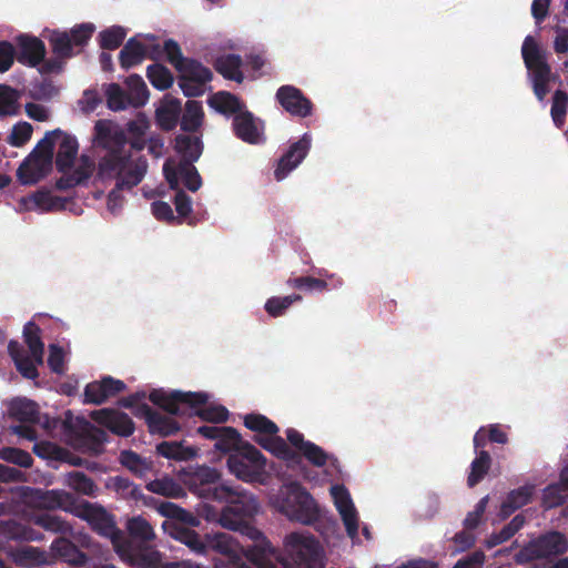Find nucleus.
I'll use <instances>...</instances> for the list:
<instances>
[{"instance_id": "37", "label": "nucleus", "mask_w": 568, "mask_h": 568, "mask_svg": "<svg viewBox=\"0 0 568 568\" xmlns=\"http://www.w3.org/2000/svg\"><path fill=\"white\" fill-rule=\"evenodd\" d=\"M23 337L33 361L38 364H42L44 344L41 339L40 327L33 322H28L23 327Z\"/></svg>"}, {"instance_id": "18", "label": "nucleus", "mask_w": 568, "mask_h": 568, "mask_svg": "<svg viewBox=\"0 0 568 568\" xmlns=\"http://www.w3.org/2000/svg\"><path fill=\"white\" fill-rule=\"evenodd\" d=\"M311 148V138L305 133L298 141L294 142L278 160L274 176L282 181L293 171L307 155Z\"/></svg>"}, {"instance_id": "2", "label": "nucleus", "mask_w": 568, "mask_h": 568, "mask_svg": "<svg viewBox=\"0 0 568 568\" xmlns=\"http://www.w3.org/2000/svg\"><path fill=\"white\" fill-rule=\"evenodd\" d=\"M149 399L156 406L173 416H199L204 422L225 423L229 418V410L222 406L203 407L209 395L204 392H181L165 393L154 389L150 393Z\"/></svg>"}, {"instance_id": "4", "label": "nucleus", "mask_w": 568, "mask_h": 568, "mask_svg": "<svg viewBox=\"0 0 568 568\" xmlns=\"http://www.w3.org/2000/svg\"><path fill=\"white\" fill-rule=\"evenodd\" d=\"M227 468L232 475L245 483H261L266 467L265 456L251 443L229 455Z\"/></svg>"}, {"instance_id": "42", "label": "nucleus", "mask_w": 568, "mask_h": 568, "mask_svg": "<svg viewBox=\"0 0 568 568\" xmlns=\"http://www.w3.org/2000/svg\"><path fill=\"white\" fill-rule=\"evenodd\" d=\"M526 518L523 514L516 515L500 531L491 534L486 540L487 548H494L509 540L525 525Z\"/></svg>"}, {"instance_id": "47", "label": "nucleus", "mask_w": 568, "mask_h": 568, "mask_svg": "<svg viewBox=\"0 0 568 568\" xmlns=\"http://www.w3.org/2000/svg\"><path fill=\"white\" fill-rule=\"evenodd\" d=\"M121 465L139 477H143L152 469V463L142 458L133 450H123L119 458Z\"/></svg>"}, {"instance_id": "60", "label": "nucleus", "mask_w": 568, "mask_h": 568, "mask_svg": "<svg viewBox=\"0 0 568 568\" xmlns=\"http://www.w3.org/2000/svg\"><path fill=\"white\" fill-rule=\"evenodd\" d=\"M567 108L568 93L562 90L555 91L550 113L555 125L559 129L565 124Z\"/></svg>"}, {"instance_id": "16", "label": "nucleus", "mask_w": 568, "mask_h": 568, "mask_svg": "<svg viewBox=\"0 0 568 568\" xmlns=\"http://www.w3.org/2000/svg\"><path fill=\"white\" fill-rule=\"evenodd\" d=\"M85 519L97 534L111 540L116 551V545L121 539V530L116 527L113 518L102 507L89 505L85 508Z\"/></svg>"}, {"instance_id": "31", "label": "nucleus", "mask_w": 568, "mask_h": 568, "mask_svg": "<svg viewBox=\"0 0 568 568\" xmlns=\"http://www.w3.org/2000/svg\"><path fill=\"white\" fill-rule=\"evenodd\" d=\"M79 439L87 450L98 455L103 452L109 435L104 429L85 422Z\"/></svg>"}, {"instance_id": "23", "label": "nucleus", "mask_w": 568, "mask_h": 568, "mask_svg": "<svg viewBox=\"0 0 568 568\" xmlns=\"http://www.w3.org/2000/svg\"><path fill=\"white\" fill-rule=\"evenodd\" d=\"M233 131L236 138L248 144H257L263 141L262 129L250 111H243L233 118Z\"/></svg>"}, {"instance_id": "58", "label": "nucleus", "mask_w": 568, "mask_h": 568, "mask_svg": "<svg viewBox=\"0 0 568 568\" xmlns=\"http://www.w3.org/2000/svg\"><path fill=\"white\" fill-rule=\"evenodd\" d=\"M106 104L112 111L126 109L131 104V97L118 83L109 84L106 89Z\"/></svg>"}, {"instance_id": "3", "label": "nucleus", "mask_w": 568, "mask_h": 568, "mask_svg": "<svg viewBox=\"0 0 568 568\" xmlns=\"http://www.w3.org/2000/svg\"><path fill=\"white\" fill-rule=\"evenodd\" d=\"M272 561L282 568H321L323 551L314 536L292 532L285 537L284 551L275 548Z\"/></svg>"}, {"instance_id": "1", "label": "nucleus", "mask_w": 568, "mask_h": 568, "mask_svg": "<svg viewBox=\"0 0 568 568\" xmlns=\"http://www.w3.org/2000/svg\"><path fill=\"white\" fill-rule=\"evenodd\" d=\"M258 501L246 491L242 495H235V500L225 505L220 515L222 527L239 531L253 541L243 549L247 564L241 557H234L230 568H277L272 561V555H275V547L256 527L251 524L252 518L258 513Z\"/></svg>"}, {"instance_id": "7", "label": "nucleus", "mask_w": 568, "mask_h": 568, "mask_svg": "<svg viewBox=\"0 0 568 568\" xmlns=\"http://www.w3.org/2000/svg\"><path fill=\"white\" fill-rule=\"evenodd\" d=\"M567 548L568 542L564 534L549 531L530 540L515 555V559L518 564H527L535 559L561 555Z\"/></svg>"}, {"instance_id": "57", "label": "nucleus", "mask_w": 568, "mask_h": 568, "mask_svg": "<svg viewBox=\"0 0 568 568\" xmlns=\"http://www.w3.org/2000/svg\"><path fill=\"white\" fill-rule=\"evenodd\" d=\"M287 286L305 292H324L328 284L324 278L313 276L290 277L286 281Z\"/></svg>"}, {"instance_id": "11", "label": "nucleus", "mask_w": 568, "mask_h": 568, "mask_svg": "<svg viewBox=\"0 0 568 568\" xmlns=\"http://www.w3.org/2000/svg\"><path fill=\"white\" fill-rule=\"evenodd\" d=\"M90 416L99 425L108 428L111 433L120 437H129L135 430L132 418L126 413L114 408L93 410Z\"/></svg>"}, {"instance_id": "63", "label": "nucleus", "mask_w": 568, "mask_h": 568, "mask_svg": "<svg viewBox=\"0 0 568 568\" xmlns=\"http://www.w3.org/2000/svg\"><path fill=\"white\" fill-rule=\"evenodd\" d=\"M179 173L189 191L196 192L202 186V178L193 163H179Z\"/></svg>"}, {"instance_id": "17", "label": "nucleus", "mask_w": 568, "mask_h": 568, "mask_svg": "<svg viewBox=\"0 0 568 568\" xmlns=\"http://www.w3.org/2000/svg\"><path fill=\"white\" fill-rule=\"evenodd\" d=\"M126 388L123 381L112 376H104L101 381L89 383L84 388V403L101 405L110 397L122 393Z\"/></svg>"}, {"instance_id": "27", "label": "nucleus", "mask_w": 568, "mask_h": 568, "mask_svg": "<svg viewBox=\"0 0 568 568\" xmlns=\"http://www.w3.org/2000/svg\"><path fill=\"white\" fill-rule=\"evenodd\" d=\"M31 499L37 508L53 510L65 508L71 499V496L70 494L61 490H42L37 488L33 489Z\"/></svg>"}, {"instance_id": "38", "label": "nucleus", "mask_w": 568, "mask_h": 568, "mask_svg": "<svg viewBox=\"0 0 568 568\" xmlns=\"http://www.w3.org/2000/svg\"><path fill=\"white\" fill-rule=\"evenodd\" d=\"M245 443L247 442L243 440L241 434L234 427L222 426L221 434H219L214 447L219 452L231 454L241 449Z\"/></svg>"}, {"instance_id": "22", "label": "nucleus", "mask_w": 568, "mask_h": 568, "mask_svg": "<svg viewBox=\"0 0 568 568\" xmlns=\"http://www.w3.org/2000/svg\"><path fill=\"white\" fill-rule=\"evenodd\" d=\"M131 154L125 150V146L113 145L109 148L108 153L101 159L99 163V174L102 178H119L124 172L130 162Z\"/></svg>"}, {"instance_id": "55", "label": "nucleus", "mask_w": 568, "mask_h": 568, "mask_svg": "<svg viewBox=\"0 0 568 568\" xmlns=\"http://www.w3.org/2000/svg\"><path fill=\"white\" fill-rule=\"evenodd\" d=\"M568 498L567 488L559 483L550 484L544 489L542 506L547 509L561 506Z\"/></svg>"}, {"instance_id": "46", "label": "nucleus", "mask_w": 568, "mask_h": 568, "mask_svg": "<svg viewBox=\"0 0 568 568\" xmlns=\"http://www.w3.org/2000/svg\"><path fill=\"white\" fill-rule=\"evenodd\" d=\"M210 104L222 114H237L242 112V103L240 99L226 91H221L214 94L210 100Z\"/></svg>"}, {"instance_id": "8", "label": "nucleus", "mask_w": 568, "mask_h": 568, "mask_svg": "<svg viewBox=\"0 0 568 568\" xmlns=\"http://www.w3.org/2000/svg\"><path fill=\"white\" fill-rule=\"evenodd\" d=\"M220 476L215 468H200L195 474V478L200 481L199 495L205 499L225 501L226 505H230L231 501L235 500V495H242L245 491L224 483H217Z\"/></svg>"}, {"instance_id": "9", "label": "nucleus", "mask_w": 568, "mask_h": 568, "mask_svg": "<svg viewBox=\"0 0 568 568\" xmlns=\"http://www.w3.org/2000/svg\"><path fill=\"white\" fill-rule=\"evenodd\" d=\"M178 71L179 87L190 98L202 95L205 84L213 78L212 71L194 59H187Z\"/></svg>"}, {"instance_id": "45", "label": "nucleus", "mask_w": 568, "mask_h": 568, "mask_svg": "<svg viewBox=\"0 0 568 568\" xmlns=\"http://www.w3.org/2000/svg\"><path fill=\"white\" fill-rule=\"evenodd\" d=\"M31 520L36 526L54 534H69L72 530L69 523L63 520L60 516L48 513L36 514L32 516Z\"/></svg>"}, {"instance_id": "32", "label": "nucleus", "mask_w": 568, "mask_h": 568, "mask_svg": "<svg viewBox=\"0 0 568 568\" xmlns=\"http://www.w3.org/2000/svg\"><path fill=\"white\" fill-rule=\"evenodd\" d=\"M181 114V101L179 99H168L155 111V119L159 126L164 131L175 129Z\"/></svg>"}, {"instance_id": "30", "label": "nucleus", "mask_w": 568, "mask_h": 568, "mask_svg": "<svg viewBox=\"0 0 568 568\" xmlns=\"http://www.w3.org/2000/svg\"><path fill=\"white\" fill-rule=\"evenodd\" d=\"M175 150L181 154L179 163H194L196 162L202 152L203 143L199 136H190L186 134H179L175 138Z\"/></svg>"}, {"instance_id": "20", "label": "nucleus", "mask_w": 568, "mask_h": 568, "mask_svg": "<svg viewBox=\"0 0 568 568\" xmlns=\"http://www.w3.org/2000/svg\"><path fill=\"white\" fill-rule=\"evenodd\" d=\"M45 57V45L42 40L37 37L20 34L17 37L16 58L19 63L37 67Z\"/></svg>"}, {"instance_id": "14", "label": "nucleus", "mask_w": 568, "mask_h": 568, "mask_svg": "<svg viewBox=\"0 0 568 568\" xmlns=\"http://www.w3.org/2000/svg\"><path fill=\"white\" fill-rule=\"evenodd\" d=\"M51 169L52 161L31 151L19 165L17 178L22 185H33L45 178Z\"/></svg>"}, {"instance_id": "25", "label": "nucleus", "mask_w": 568, "mask_h": 568, "mask_svg": "<svg viewBox=\"0 0 568 568\" xmlns=\"http://www.w3.org/2000/svg\"><path fill=\"white\" fill-rule=\"evenodd\" d=\"M59 149L55 155V168L61 173H67L74 163L78 155L79 144L74 136L62 131L58 139Z\"/></svg>"}, {"instance_id": "35", "label": "nucleus", "mask_w": 568, "mask_h": 568, "mask_svg": "<svg viewBox=\"0 0 568 568\" xmlns=\"http://www.w3.org/2000/svg\"><path fill=\"white\" fill-rule=\"evenodd\" d=\"M148 170V162L143 158H139L135 162H129L128 168L116 179L118 186L128 190L136 186L144 178Z\"/></svg>"}, {"instance_id": "39", "label": "nucleus", "mask_w": 568, "mask_h": 568, "mask_svg": "<svg viewBox=\"0 0 568 568\" xmlns=\"http://www.w3.org/2000/svg\"><path fill=\"white\" fill-rule=\"evenodd\" d=\"M156 453L168 459L190 460L196 456V450L185 447L181 442H162L156 445Z\"/></svg>"}, {"instance_id": "15", "label": "nucleus", "mask_w": 568, "mask_h": 568, "mask_svg": "<svg viewBox=\"0 0 568 568\" xmlns=\"http://www.w3.org/2000/svg\"><path fill=\"white\" fill-rule=\"evenodd\" d=\"M135 416L143 417L148 429L153 435L169 437L180 430V424L172 417L152 409L148 404L138 407Z\"/></svg>"}, {"instance_id": "24", "label": "nucleus", "mask_w": 568, "mask_h": 568, "mask_svg": "<svg viewBox=\"0 0 568 568\" xmlns=\"http://www.w3.org/2000/svg\"><path fill=\"white\" fill-rule=\"evenodd\" d=\"M8 556L13 564L22 568H32L48 562L47 551L29 545L10 548Z\"/></svg>"}, {"instance_id": "33", "label": "nucleus", "mask_w": 568, "mask_h": 568, "mask_svg": "<svg viewBox=\"0 0 568 568\" xmlns=\"http://www.w3.org/2000/svg\"><path fill=\"white\" fill-rule=\"evenodd\" d=\"M10 417L21 422L36 424L39 422V406L27 398H14L9 404Z\"/></svg>"}, {"instance_id": "21", "label": "nucleus", "mask_w": 568, "mask_h": 568, "mask_svg": "<svg viewBox=\"0 0 568 568\" xmlns=\"http://www.w3.org/2000/svg\"><path fill=\"white\" fill-rule=\"evenodd\" d=\"M161 53L160 45H153L151 52L148 53V48L135 37L130 38L123 45L119 54L121 68L128 70L134 65L143 62L145 58L156 60Z\"/></svg>"}, {"instance_id": "41", "label": "nucleus", "mask_w": 568, "mask_h": 568, "mask_svg": "<svg viewBox=\"0 0 568 568\" xmlns=\"http://www.w3.org/2000/svg\"><path fill=\"white\" fill-rule=\"evenodd\" d=\"M95 140L99 144L109 149L113 145L126 146V138L123 132L113 131L109 124L98 121L94 125Z\"/></svg>"}, {"instance_id": "54", "label": "nucleus", "mask_w": 568, "mask_h": 568, "mask_svg": "<svg viewBox=\"0 0 568 568\" xmlns=\"http://www.w3.org/2000/svg\"><path fill=\"white\" fill-rule=\"evenodd\" d=\"M126 84L130 88L131 104L139 108L145 104L149 99V90L145 82L139 74H131L126 79Z\"/></svg>"}, {"instance_id": "28", "label": "nucleus", "mask_w": 568, "mask_h": 568, "mask_svg": "<svg viewBox=\"0 0 568 568\" xmlns=\"http://www.w3.org/2000/svg\"><path fill=\"white\" fill-rule=\"evenodd\" d=\"M242 64L243 61L239 54L227 53L217 57L213 67L224 79L242 83L244 80Z\"/></svg>"}, {"instance_id": "6", "label": "nucleus", "mask_w": 568, "mask_h": 568, "mask_svg": "<svg viewBox=\"0 0 568 568\" xmlns=\"http://www.w3.org/2000/svg\"><path fill=\"white\" fill-rule=\"evenodd\" d=\"M94 30V24L90 22L77 24L70 32L53 30L48 38L52 53L59 59H71L83 51Z\"/></svg>"}, {"instance_id": "43", "label": "nucleus", "mask_w": 568, "mask_h": 568, "mask_svg": "<svg viewBox=\"0 0 568 568\" xmlns=\"http://www.w3.org/2000/svg\"><path fill=\"white\" fill-rule=\"evenodd\" d=\"M491 466V457L488 452L481 449L470 464V471L467 477V485L471 488L480 483Z\"/></svg>"}, {"instance_id": "48", "label": "nucleus", "mask_w": 568, "mask_h": 568, "mask_svg": "<svg viewBox=\"0 0 568 568\" xmlns=\"http://www.w3.org/2000/svg\"><path fill=\"white\" fill-rule=\"evenodd\" d=\"M146 78L158 90L164 91L172 87L174 78L172 72L163 64L154 63L148 67Z\"/></svg>"}, {"instance_id": "50", "label": "nucleus", "mask_w": 568, "mask_h": 568, "mask_svg": "<svg viewBox=\"0 0 568 568\" xmlns=\"http://www.w3.org/2000/svg\"><path fill=\"white\" fill-rule=\"evenodd\" d=\"M30 199L37 207L47 212L63 210L67 203L65 199L52 195L51 192L45 189L36 191Z\"/></svg>"}, {"instance_id": "12", "label": "nucleus", "mask_w": 568, "mask_h": 568, "mask_svg": "<svg viewBox=\"0 0 568 568\" xmlns=\"http://www.w3.org/2000/svg\"><path fill=\"white\" fill-rule=\"evenodd\" d=\"M128 537L121 531V539L116 545V554H121L126 549L128 546L142 547L149 545L155 538L154 530L150 523L138 516L129 519L128 525Z\"/></svg>"}, {"instance_id": "51", "label": "nucleus", "mask_w": 568, "mask_h": 568, "mask_svg": "<svg viewBox=\"0 0 568 568\" xmlns=\"http://www.w3.org/2000/svg\"><path fill=\"white\" fill-rule=\"evenodd\" d=\"M272 455L286 462L290 467L301 465V455L292 449L290 445L280 436H274V442L268 450Z\"/></svg>"}, {"instance_id": "56", "label": "nucleus", "mask_w": 568, "mask_h": 568, "mask_svg": "<svg viewBox=\"0 0 568 568\" xmlns=\"http://www.w3.org/2000/svg\"><path fill=\"white\" fill-rule=\"evenodd\" d=\"M126 31L120 26H113L100 32L99 43L104 50H115L124 41Z\"/></svg>"}, {"instance_id": "36", "label": "nucleus", "mask_w": 568, "mask_h": 568, "mask_svg": "<svg viewBox=\"0 0 568 568\" xmlns=\"http://www.w3.org/2000/svg\"><path fill=\"white\" fill-rule=\"evenodd\" d=\"M204 112L201 102L189 100L185 103L184 113L182 114L180 125L184 132H196L202 125Z\"/></svg>"}, {"instance_id": "49", "label": "nucleus", "mask_w": 568, "mask_h": 568, "mask_svg": "<svg viewBox=\"0 0 568 568\" xmlns=\"http://www.w3.org/2000/svg\"><path fill=\"white\" fill-rule=\"evenodd\" d=\"M244 426L261 435H276L278 426L265 415L251 413L244 417Z\"/></svg>"}, {"instance_id": "59", "label": "nucleus", "mask_w": 568, "mask_h": 568, "mask_svg": "<svg viewBox=\"0 0 568 568\" xmlns=\"http://www.w3.org/2000/svg\"><path fill=\"white\" fill-rule=\"evenodd\" d=\"M302 296L298 294H292L283 297L273 296L265 303V311L272 317H278L284 315L286 310L294 303L300 302Z\"/></svg>"}, {"instance_id": "5", "label": "nucleus", "mask_w": 568, "mask_h": 568, "mask_svg": "<svg viewBox=\"0 0 568 568\" xmlns=\"http://www.w3.org/2000/svg\"><path fill=\"white\" fill-rule=\"evenodd\" d=\"M281 511L290 519L310 525L318 518V507L312 495L298 483H291L281 500Z\"/></svg>"}, {"instance_id": "64", "label": "nucleus", "mask_w": 568, "mask_h": 568, "mask_svg": "<svg viewBox=\"0 0 568 568\" xmlns=\"http://www.w3.org/2000/svg\"><path fill=\"white\" fill-rule=\"evenodd\" d=\"M551 75V68H539L537 72L531 73L534 93L539 101H542L549 92Z\"/></svg>"}, {"instance_id": "26", "label": "nucleus", "mask_w": 568, "mask_h": 568, "mask_svg": "<svg viewBox=\"0 0 568 568\" xmlns=\"http://www.w3.org/2000/svg\"><path fill=\"white\" fill-rule=\"evenodd\" d=\"M51 551L65 562L81 567L88 561V556L81 551L71 540L59 537L54 539L50 547Z\"/></svg>"}, {"instance_id": "52", "label": "nucleus", "mask_w": 568, "mask_h": 568, "mask_svg": "<svg viewBox=\"0 0 568 568\" xmlns=\"http://www.w3.org/2000/svg\"><path fill=\"white\" fill-rule=\"evenodd\" d=\"M146 489L151 493L165 497L179 498L184 495V490L180 484L170 477L154 479L146 485Z\"/></svg>"}, {"instance_id": "29", "label": "nucleus", "mask_w": 568, "mask_h": 568, "mask_svg": "<svg viewBox=\"0 0 568 568\" xmlns=\"http://www.w3.org/2000/svg\"><path fill=\"white\" fill-rule=\"evenodd\" d=\"M0 535L8 540L40 541L43 539L40 531L16 520L1 521Z\"/></svg>"}, {"instance_id": "34", "label": "nucleus", "mask_w": 568, "mask_h": 568, "mask_svg": "<svg viewBox=\"0 0 568 568\" xmlns=\"http://www.w3.org/2000/svg\"><path fill=\"white\" fill-rule=\"evenodd\" d=\"M521 55L526 68L531 73L537 72L539 68L550 69V65L538 47V43L531 36H527L525 38L521 47Z\"/></svg>"}, {"instance_id": "44", "label": "nucleus", "mask_w": 568, "mask_h": 568, "mask_svg": "<svg viewBox=\"0 0 568 568\" xmlns=\"http://www.w3.org/2000/svg\"><path fill=\"white\" fill-rule=\"evenodd\" d=\"M156 508H158V511L163 517L176 520L178 521L176 525L195 526L199 523L196 517L193 514L183 509L182 507L178 506L174 503L161 501Z\"/></svg>"}, {"instance_id": "53", "label": "nucleus", "mask_w": 568, "mask_h": 568, "mask_svg": "<svg viewBox=\"0 0 568 568\" xmlns=\"http://www.w3.org/2000/svg\"><path fill=\"white\" fill-rule=\"evenodd\" d=\"M20 93L18 90L0 84V115H14L19 110Z\"/></svg>"}, {"instance_id": "62", "label": "nucleus", "mask_w": 568, "mask_h": 568, "mask_svg": "<svg viewBox=\"0 0 568 568\" xmlns=\"http://www.w3.org/2000/svg\"><path fill=\"white\" fill-rule=\"evenodd\" d=\"M0 459L18 465L23 468H29L32 466L33 458L32 456L23 449L16 447H3L0 449Z\"/></svg>"}, {"instance_id": "61", "label": "nucleus", "mask_w": 568, "mask_h": 568, "mask_svg": "<svg viewBox=\"0 0 568 568\" xmlns=\"http://www.w3.org/2000/svg\"><path fill=\"white\" fill-rule=\"evenodd\" d=\"M68 484L75 491L88 496H93L97 490V485L92 478L78 470L71 471L69 474Z\"/></svg>"}, {"instance_id": "19", "label": "nucleus", "mask_w": 568, "mask_h": 568, "mask_svg": "<svg viewBox=\"0 0 568 568\" xmlns=\"http://www.w3.org/2000/svg\"><path fill=\"white\" fill-rule=\"evenodd\" d=\"M123 560L136 568H165L162 554L150 545L142 547L128 546L123 552L118 554Z\"/></svg>"}, {"instance_id": "40", "label": "nucleus", "mask_w": 568, "mask_h": 568, "mask_svg": "<svg viewBox=\"0 0 568 568\" xmlns=\"http://www.w3.org/2000/svg\"><path fill=\"white\" fill-rule=\"evenodd\" d=\"M171 535L174 539L186 545L192 551L196 554L206 552L207 546L195 530L185 527L184 525H174Z\"/></svg>"}, {"instance_id": "13", "label": "nucleus", "mask_w": 568, "mask_h": 568, "mask_svg": "<svg viewBox=\"0 0 568 568\" xmlns=\"http://www.w3.org/2000/svg\"><path fill=\"white\" fill-rule=\"evenodd\" d=\"M335 506L343 519L347 536L355 540L358 538V517L347 489L335 485L331 488Z\"/></svg>"}, {"instance_id": "10", "label": "nucleus", "mask_w": 568, "mask_h": 568, "mask_svg": "<svg viewBox=\"0 0 568 568\" xmlns=\"http://www.w3.org/2000/svg\"><path fill=\"white\" fill-rule=\"evenodd\" d=\"M275 100L292 116L304 119L313 113V102L294 85L280 87L275 93Z\"/></svg>"}]
</instances>
